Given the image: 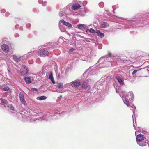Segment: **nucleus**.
<instances>
[{"label": "nucleus", "mask_w": 149, "mask_h": 149, "mask_svg": "<svg viewBox=\"0 0 149 149\" xmlns=\"http://www.w3.org/2000/svg\"><path fill=\"white\" fill-rule=\"evenodd\" d=\"M32 89L34 91H37V89L35 88H32Z\"/></svg>", "instance_id": "44"}, {"label": "nucleus", "mask_w": 149, "mask_h": 149, "mask_svg": "<svg viewBox=\"0 0 149 149\" xmlns=\"http://www.w3.org/2000/svg\"><path fill=\"white\" fill-rule=\"evenodd\" d=\"M115 77L121 85H123L124 84L123 80V77L121 74H115Z\"/></svg>", "instance_id": "4"}, {"label": "nucleus", "mask_w": 149, "mask_h": 149, "mask_svg": "<svg viewBox=\"0 0 149 149\" xmlns=\"http://www.w3.org/2000/svg\"><path fill=\"white\" fill-rule=\"evenodd\" d=\"M137 143H140L141 141L144 140V136L142 134H138L136 136Z\"/></svg>", "instance_id": "7"}, {"label": "nucleus", "mask_w": 149, "mask_h": 149, "mask_svg": "<svg viewBox=\"0 0 149 149\" xmlns=\"http://www.w3.org/2000/svg\"><path fill=\"white\" fill-rule=\"evenodd\" d=\"M8 72H9V70H8Z\"/></svg>", "instance_id": "55"}, {"label": "nucleus", "mask_w": 149, "mask_h": 149, "mask_svg": "<svg viewBox=\"0 0 149 149\" xmlns=\"http://www.w3.org/2000/svg\"><path fill=\"white\" fill-rule=\"evenodd\" d=\"M81 84L80 82L78 81H76L72 82L71 84V86L74 87H77L80 86Z\"/></svg>", "instance_id": "16"}, {"label": "nucleus", "mask_w": 149, "mask_h": 149, "mask_svg": "<svg viewBox=\"0 0 149 149\" xmlns=\"http://www.w3.org/2000/svg\"><path fill=\"white\" fill-rule=\"evenodd\" d=\"M148 140H145L141 141L140 143H137L139 146H146L147 144H148Z\"/></svg>", "instance_id": "14"}, {"label": "nucleus", "mask_w": 149, "mask_h": 149, "mask_svg": "<svg viewBox=\"0 0 149 149\" xmlns=\"http://www.w3.org/2000/svg\"><path fill=\"white\" fill-rule=\"evenodd\" d=\"M33 11L34 12H35L37 11V10H36V9L34 8L33 9Z\"/></svg>", "instance_id": "46"}, {"label": "nucleus", "mask_w": 149, "mask_h": 149, "mask_svg": "<svg viewBox=\"0 0 149 149\" xmlns=\"http://www.w3.org/2000/svg\"><path fill=\"white\" fill-rule=\"evenodd\" d=\"M38 2L40 4H42L43 6H45L47 4L46 2L45 1H43L42 0H38Z\"/></svg>", "instance_id": "22"}, {"label": "nucleus", "mask_w": 149, "mask_h": 149, "mask_svg": "<svg viewBox=\"0 0 149 149\" xmlns=\"http://www.w3.org/2000/svg\"><path fill=\"white\" fill-rule=\"evenodd\" d=\"M140 70L139 69V70H134L133 72H132V74L133 75H134L138 71H139Z\"/></svg>", "instance_id": "32"}, {"label": "nucleus", "mask_w": 149, "mask_h": 149, "mask_svg": "<svg viewBox=\"0 0 149 149\" xmlns=\"http://www.w3.org/2000/svg\"><path fill=\"white\" fill-rule=\"evenodd\" d=\"M49 117L48 116L47 117L46 116H44L43 117H40L39 118H32L30 120V122H33L36 121L37 120H48L49 119H48V118H49Z\"/></svg>", "instance_id": "5"}, {"label": "nucleus", "mask_w": 149, "mask_h": 149, "mask_svg": "<svg viewBox=\"0 0 149 149\" xmlns=\"http://www.w3.org/2000/svg\"><path fill=\"white\" fill-rule=\"evenodd\" d=\"M96 33H97V35L100 38H102L104 36V34L101 32L99 30L96 31Z\"/></svg>", "instance_id": "17"}, {"label": "nucleus", "mask_w": 149, "mask_h": 149, "mask_svg": "<svg viewBox=\"0 0 149 149\" xmlns=\"http://www.w3.org/2000/svg\"><path fill=\"white\" fill-rule=\"evenodd\" d=\"M31 53H33V52H29L26 55H27V56L28 57H30L32 55H31V54H30Z\"/></svg>", "instance_id": "37"}, {"label": "nucleus", "mask_w": 149, "mask_h": 149, "mask_svg": "<svg viewBox=\"0 0 149 149\" xmlns=\"http://www.w3.org/2000/svg\"><path fill=\"white\" fill-rule=\"evenodd\" d=\"M23 29V28L22 27H20L19 28V30H22Z\"/></svg>", "instance_id": "48"}, {"label": "nucleus", "mask_w": 149, "mask_h": 149, "mask_svg": "<svg viewBox=\"0 0 149 149\" xmlns=\"http://www.w3.org/2000/svg\"><path fill=\"white\" fill-rule=\"evenodd\" d=\"M129 105L128 107L130 106V109L131 110L132 109H136V107L135 106L133 105H129Z\"/></svg>", "instance_id": "29"}, {"label": "nucleus", "mask_w": 149, "mask_h": 149, "mask_svg": "<svg viewBox=\"0 0 149 149\" xmlns=\"http://www.w3.org/2000/svg\"><path fill=\"white\" fill-rule=\"evenodd\" d=\"M116 91L117 93L118 94L119 93L117 89H116Z\"/></svg>", "instance_id": "45"}, {"label": "nucleus", "mask_w": 149, "mask_h": 149, "mask_svg": "<svg viewBox=\"0 0 149 149\" xmlns=\"http://www.w3.org/2000/svg\"><path fill=\"white\" fill-rule=\"evenodd\" d=\"M56 87L57 88L61 89L63 87V84L61 83H59L57 85Z\"/></svg>", "instance_id": "26"}, {"label": "nucleus", "mask_w": 149, "mask_h": 149, "mask_svg": "<svg viewBox=\"0 0 149 149\" xmlns=\"http://www.w3.org/2000/svg\"><path fill=\"white\" fill-rule=\"evenodd\" d=\"M133 114H134V115H132V118H133V126L134 127V129L135 130H136V127H135V123L134 122V114L135 113V110H133ZM134 117H135V116H134Z\"/></svg>", "instance_id": "24"}, {"label": "nucleus", "mask_w": 149, "mask_h": 149, "mask_svg": "<svg viewBox=\"0 0 149 149\" xmlns=\"http://www.w3.org/2000/svg\"><path fill=\"white\" fill-rule=\"evenodd\" d=\"M118 57L117 56H114L113 57H112L110 54H108V55H106L104 56L103 57H101L100 60H103L104 59L106 62H108L109 63L108 65H107L106 66H109L110 63V62L112 61H116V60Z\"/></svg>", "instance_id": "2"}, {"label": "nucleus", "mask_w": 149, "mask_h": 149, "mask_svg": "<svg viewBox=\"0 0 149 149\" xmlns=\"http://www.w3.org/2000/svg\"><path fill=\"white\" fill-rule=\"evenodd\" d=\"M74 0V1H77V0Z\"/></svg>", "instance_id": "53"}, {"label": "nucleus", "mask_w": 149, "mask_h": 149, "mask_svg": "<svg viewBox=\"0 0 149 149\" xmlns=\"http://www.w3.org/2000/svg\"><path fill=\"white\" fill-rule=\"evenodd\" d=\"M80 15L81 16H85V14H80Z\"/></svg>", "instance_id": "47"}, {"label": "nucleus", "mask_w": 149, "mask_h": 149, "mask_svg": "<svg viewBox=\"0 0 149 149\" xmlns=\"http://www.w3.org/2000/svg\"><path fill=\"white\" fill-rule=\"evenodd\" d=\"M60 23L63 24L64 25L70 28L72 27V25L68 22H66L64 20H60L59 22Z\"/></svg>", "instance_id": "10"}, {"label": "nucleus", "mask_w": 149, "mask_h": 149, "mask_svg": "<svg viewBox=\"0 0 149 149\" xmlns=\"http://www.w3.org/2000/svg\"><path fill=\"white\" fill-rule=\"evenodd\" d=\"M13 60L16 62H21L23 61L22 57L16 55L13 56Z\"/></svg>", "instance_id": "8"}, {"label": "nucleus", "mask_w": 149, "mask_h": 149, "mask_svg": "<svg viewBox=\"0 0 149 149\" xmlns=\"http://www.w3.org/2000/svg\"><path fill=\"white\" fill-rule=\"evenodd\" d=\"M60 97H62V96L61 95L60 96Z\"/></svg>", "instance_id": "51"}, {"label": "nucleus", "mask_w": 149, "mask_h": 149, "mask_svg": "<svg viewBox=\"0 0 149 149\" xmlns=\"http://www.w3.org/2000/svg\"><path fill=\"white\" fill-rule=\"evenodd\" d=\"M135 123H136V120H135Z\"/></svg>", "instance_id": "52"}, {"label": "nucleus", "mask_w": 149, "mask_h": 149, "mask_svg": "<svg viewBox=\"0 0 149 149\" xmlns=\"http://www.w3.org/2000/svg\"><path fill=\"white\" fill-rule=\"evenodd\" d=\"M19 27V26L18 25H16L15 26V28L16 29H17Z\"/></svg>", "instance_id": "41"}, {"label": "nucleus", "mask_w": 149, "mask_h": 149, "mask_svg": "<svg viewBox=\"0 0 149 149\" xmlns=\"http://www.w3.org/2000/svg\"><path fill=\"white\" fill-rule=\"evenodd\" d=\"M78 28L81 30H85L86 29V26L83 24H79L77 25Z\"/></svg>", "instance_id": "15"}, {"label": "nucleus", "mask_w": 149, "mask_h": 149, "mask_svg": "<svg viewBox=\"0 0 149 149\" xmlns=\"http://www.w3.org/2000/svg\"><path fill=\"white\" fill-rule=\"evenodd\" d=\"M37 54L40 56L45 57L48 56L49 53L46 49H42L38 51Z\"/></svg>", "instance_id": "3"}, {"label": "nucleus", "mask_w": 149, "mask_h": 149, "mask_svg": "<svg viewBox=\"0 0 149 149\" xmlns=\"http://www.w3.org/2000/svg\"><path fill=\"white\" fill-rule=\"evenodd\" d=\"M104 63H105V62H104Z\"/></svg>", "instance_id": "54"}, {"label": "nucleus", "mask_w": 149, "mask_h": 149, "mask_svg": "<svg viewBox=\"0 0 149 149\" xmlns=\"http://www.w3.org/2000/svg\"><path fill=\"white\" fill-rule=\"evenodd\" d=\"M31 26V25L30 24L28 23L26 24V26L27 28H29Z\"/></svg>", "instance_id": "35"}, {"label": "nucleus", "mask_w": 149, "mask_h": 149, "mask_svg": "<svg viewBox=\"0 0 149 149\" xmlns=\"http://www.w3.org/2000/svg\"><path fill=\"white\" fill-rule=\"evenodd\" d=\"M74 50V49L73 48H72L70 49L69 51L70 52H72Z\"/></svg>", "instance_id": "43"}, {"label": "nucleus", "mask_w": 149, "mask_h": 149, "mask_svg": "<svg viewBox=\"0 0 149 149\" xmlns=\"http://www.w3.org/2000/svg\"><path fill=\"white\" fill-rule=\"evenodd\" d=\"M46 98H47V97L46 96H41L39 97H38L37 98V99L38 100H45L46 99Z\"/></svg>", "instance_id": "25"}, {"label": "nucleus", "mask_w": 149, "mask_h": 149, "mask_svg": "<svg viewBox=\"0 0 149 149\" xmlns=\"http://www.w3.org/2000/svg\"><path fill=\"white\" fill-rule=\"evenodd\" d=\"M63 13H62L61 12H60L59 13V15L60 17H61V16H63Z\"/></svg>", "instance_id": "38"}, {"label": "nucleus", "mask_w": 149, "mask_h": 149, "mask_svg": "<svg viewBox=\"0 0 149 149\" xmlns=\"http://www.w3.org/2000/svg\"><path fill=\"white\" fill-rule=\"evenodd\" d=\"M19 98L22 104L24 105L26 104V101L25 100L24 95L23 93L21 92L19 93Z\"/></svg>", "instance_id": "6"}, {"label": "nucleus", "mask_w": 149, "mask_h": 149, "mask_svg": "<svg viewBox=\"0 0 149 149\" xmlns=\"http://www.w3.org/2000/svg\"><path fill=\"white\" fill-rule=\"evenodd\" d=\"M88 80L83 82L82 85V88L85 89H86L89 86V83H88Z\"/></svg>", "instance_id": "13"}, {"label": "nucleus", "mask_w": 149, "mask_h": 149, "mask_svg": "<svg viewBox=\"0 0 149 149\" xmlns=\"http://www.w3.org/2000/svg\"><path fill=\"white\" fill-rule=\"evenodd\" d=\"M53 113H55L56 114H60V113H59V112L58 111H55L54 112V113H53L50 116H53L54 115L53 114Z\"/></svg>", "instance_id": "30"}, {"label": "nucleus", "mask_w": 149, "mask_h": 149, "mask_svg": "<svg viewBox=\"0 0 149 149\" xmlns=\"http://www.w3.org/2000/svg\"><path fill=\"white\" fill-rule=\"evenodd\" d=\"M10 15V13L8 12H7L6 13L5 16L6 17H7Z\"/></svg>", "instance_id": "36"}, {"label": "nucleus", "mask_w": 149, "mask_h": 149, "mask_svg": "<svg viewBox=\"0 0 149 149\" xmlns=\"http://www.w3.org/2000/svg\"><path fill=\"white\" fill-rule=\"evenodd\" d=\"M6 11V10L5 9H2L0 10V12L2 13H5Z\"/></svg>", "instance_id": "34"}, {"label": "nucleus", "mask_w": 149, "mask_h": 149, "mask_svg": "<svg viewBox=\"0 0 149 149\" xmlns=\"http://www.w3.org/2000/svg\"><path fill=\"white\" fill-rule=\"evenodd\" d=\"M10 89L8 86H4L3 88V90L4 91H7L10 90Z\"/></svg>", "instance_id": "27"}, {"label": "nucleus", "mask_w": 149, "mask_h": 149, "mask_svg": "<svg viewBox=\"0 0 149 149\" xmlns=\"http://www.w3.org/2000/svg\"><path fill=\"white\" fill-rule=\"evenodd\" d=\"M99 6L101 8H102L104 6V3L102 2H101L99 3Z\"/></svg>", "instance_id": "31"}, {"label": "nucleus", "mask_w": 149, "mask_h": 149, "mask_svg": "<svg viewBox=\"0 0 149 149\" xmlns=\"http://www.w3.org/2000/svg\"><path fill=\"white\" fill-rule=\"evenodd\" d=\"M89 29H87L86 31V32H87L88 31H89Z\"/></svg>", "instance_id": "49"}, {"label": "nucleus", "mask_w": 149, "mask_h": 149, "mask_svg": "<svg viewBox=\"0 0 149 149\" xmlns=\"http://www.w3.org/2000/svg\"><path fill=\"white\" fill-rule=\"evenodd\" d=\"M49 79H50L52 82L54 84L55 83V81H54L53 77L52 74V73H51L49 74Z\"/></svg>", "instance_id": "23"}, {"label": "nucleus", "mask_w": 149, "mask_h": 149, "mask_svg": "<svg viewBox=\"0 0 149 149\" xmlns=\"http://www.w3.org/2000/svg\"><path fill=\"white\" fill-rule=\"evenodd\" d=\"M119 18L120 19H122V20H125V22H127V21H129V20L126 19L125 18H123L121 17H119Z\"/></svg>", "instance_id": "33"}, {"label": "nucleus", "mask_w": 149, "mask_h": 149, "mask_svg": "<svg viewBox=\"0 0 149 149\" xmlns=\"http://www.w3.org/2000/svg\"><path fill=\"white\" fill-rule=\"evenodd\" d=\"M2 102L4 104V106L5 107H7L8 106V102L7 100L5 99H2L1 100Z\"/></svg>", "instance_id": "21"}, {"label": "nucleus", "mask_w": 149, "mask_h": 149, "mask_svg": "<svg viewBox=\"0 0 149 149\" xmlns=\"http://www.w3.org/2000/svg\"><path fill=\"white\" fill-rule=\"evenodd\" d=\"M89 12V10L88 9H84V12L85 13H86Z\"/></svg>", "instance_id": "40"}, {"label": "nucleus", "mask_w": 149, "mask_h": 149, "mask_svg": "<svg viewBox=\"0 0 149 149\" xmlns=\"http://www.w3.org/2000/svg\"><path fill=\"white\" fill-rule=\"evenodd\" d=\"M89 32L93 33H96V31L93 28H90L89 29Z\"/></svg>", "instance_id": "28"}, {"label": "nucleus", "mask_w": 149, "mask_h": 149, "mask_svg": "<svg viewBox=\"0 0 149 149\" xmlns=\"http://www.w3.org/2000/svg\"><path fill=\"white\" fill-rule=\"evenodd\" d=\"M24 80L26 84H29L31 83L33 81V78L32 77H25Z\"/></svg>", "instance_id": "11"}, {"label": "nucleus", "mask_w": 149, "mask_h": 149, "mask_svg": "<svg viewBox=\"0 0 149 149\" xmlns=\"http://www.w3.org/2000/svg\"><path fill=\"white\" fill-rule=\"evenodd\" d=\"M10 109H11L12 111H13L14 110V108L12 106H10Z\"/></svg>", "instance_id": "39"}, {"label": "nucleus", "mask_w": 149, "mask_h": 149, "mask_svg": "<svg viewBox=\"0 0 149 149\" xmlns=\"http://www.w3.org/2000/svg\"><path fill=\"white\" fill-rule=\"evenodd\" d=\"M3 88L1 86H0V89L1 90L3 89Z\"/></svg>", "instance_id": "50"}, {"label": "nucleus", "mask_w": 149, "mask_h": 149, "mask_svg": "<svg viewBox=\"0 0 149 149\" xmlns=\"http://www.w3.org/2000/svg\"><path fill=\"white\" fill-rule=\"evenodd\" d=\"M81 6L78 3H76L72 7V9L73 10H76L80 8Z\"/></svg>", "instance_id": "19"}, {"label": "nucleus", "mask_w": 149, "mask_h": 149, "mask_svg": "<svg viewBox=\"0 0 149 149\" xmlns=\"http://www.w3.org/2000/svg\"><path fill=\"white\" fill-rule=\"evenodd\" d=\"M59 28L61 31L62 32H65L66 31V30L65 28L62 25L60 22H59Z\"/></svg>", "instance_id": "18"}, {"label": "nucleus", "mask_w": 149, "mask_h": 149, "mask_svg": "<svg viewBox=\"0 0 149 149\" xmlns=\"http://www.w3.org/2000/svg\"><path fill=\"white\" fill-rule=\"evenodd\" d=\"M22 68L24 70V71H22L21 72V73L22 75H24L28 73V69L26 66L24 65H23L22 67Z\"/></svg>", "instance_id": "12"}, {"label": "nucleus", "mask_w": 149, "mask_h": 149, "mask_svg": "<svg viewBox=\"0 0 149 149\" xmlns=\"http://www.w3.org/2000/svg\"><path fill=\"white\" fill-rule=\"evenodd\" d=\"M19 34H18V33H16L15 35V37H19Z\"/></svg>", "instance_id": "42"}, {"label": "nucleus", "mask_w": 149, "mask_h": 149, "mask_svg": "<svg viewBox=\"0 0 149 149\" xmlns=\"http://www.w3.org/2000/svg\"><path fill=\"white\" fill-rule=\"evenodd\" d=\"M122 95L120 94L119 95L121 97L125 104L127 106L129 105L130 102H131L133 101V94L132 91L126 93L125 92H122Z\"/></svg>", "instance_id": "1"}, {"label": "nucleus", "mask_w": 149, "mask_h": 149, "mask_svg": "<svg viewBox=\"0 0 149 149\" xmlns=\"http://www.w3.org/2000/svg\"><path fill=\"white\" fill-rule=\"evenodd\" d=\"M2 49L5 52H8L9 50V46L7 45L4 44L1 46Z\"/></svg>", "instance_id": "9"}, {"label": "nucleus", "mask_w": 149, "mask_h": 149, "mask_svg": "<svg viewBox=\"0 0 149 149\" xmlns=\"http://www.w3.org/2000/svg\"><path fill=\"white\" fill-rule=\"evenodd\" d=\"M109 26V25L107 22H102L101 24V27L102 28H107Z\"/></svg>", "instance_id": "20"}]
</instances>
